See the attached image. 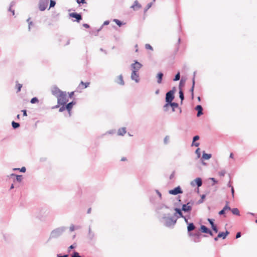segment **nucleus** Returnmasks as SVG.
<instances>
[{
	"instance_id": "9d476101",
	"label": "nucleus",
	"mask_w": 257,
	"mask_h": 257,
	"mask_svg": "<svg viewBox=\"0 0 257 257\" xmlns=\"http://www.w3.org/2000/svg\"><path fill=\"white\" fill-rule=\"evenodd\" d=\"M187 233L188 236L193 235V234L194 232H193L192 231L196 229V226L195 224L193 222H189L187 224Z\"/></svg>"
},
{
	"instance_id": "6e6552de",
	"label": "nucleus",
	"mask_w": 257,
	"mask_h": 257,
	"mask_svg": "<svg viewBox=\"0 0 257 257\" xmlns=\"http://www.w3.org/2000/svg\"><path fill=\"white\" fill-rule=\"evenodd\" d=\"M183 190L180 186H178L173 189L169 190L168 193L171 195H177L183 193Z\"/></svg>"
},
{
	"instance_id": "7ed1b4c3",
	"label": "nucleus",
	"mask_w": 257,
	"mask_h": 257,
	"mask_svg": "<svg viewBox=\"0 0 257 257\" xmlns=\"http://www.w3.org/2000/svg\"><path fill=\"white\" fill-rule=\"evenodd\" d=\"M67 227L65 226H61L56 228L50 232L49 237L46 242V243H48L51 240L53 239H57L60 237L63 233L66 230Z\"/></svg>"
},
{
	"instance_id": "49530a36",
	"label": "nucleus",
	"mask_w": 257,
	"mask_h": 257,
	"mask_svg": "<svg viewBox=\"0 0 257 257\" xmlns=\"http://www.w3.org/2000/svg\"><path fill=\"white\" fill-rule=\"evenodd\" d=\"M76 247H77V244H76V243L75 242L69 246V247L68 248V252H70L71 249H74Z\"/></svg>"
},
{
	"instance_id": "f3484780",
	"label": "nucleus",
	"mask_w": 257,
	"mask_h": 257,
	"mask_svg": "<svg viewBox=\"0 0 257 257\" xmlns=\"http://www.w3.org/2000/svg\"><path fill=\"white\" fill-rule=\"evenodd\" d=\"M114 82L120 85H124V81L123 79V76L122 74L118 76L115 79Z\"/></svg>"
},
{
	"instance_id": "8fccbe9b",
	"label": "nucleus",
	"mask_w": 257,
	"mask_h": 257,
	"mask_svg": "<svg viewBox=\"0 0 257 257\" xmlns=\"http://www.w3.org/2000/svg\"><path fill=\"white\" fill-rule=\"evenodd\" d=\"M195 153L197 155V158H200L201 157L200 149L199 148H197Z\"/></svg>"
},
{
	"instance_id": "4c0bfd02",
	"label": "nucleus",
	"mask_w": 257,
	"mask_h": 257,
	"mask_svg": "<svg viewBox=\"0 0 257 257\" xmlns=\"http://www.w3.org/2000/svg\"><path fill=\"white\" fill-rule=\"evenodd\" d=\"M61 107H60L59 110V112H63L64 111H65V110H66L67 111V107L66 104H61Z\"/></svg>"
},
{
	"instance_id": "7c9ffc66",
	"label": "nucleus",
	"mask_w": 257,
	"mask_h": 257,
	"mask_svg": "<svg viewBox=\"0 0 257 257\" xmlns=\"http://www.w3.org/2000/svg\"><path fill=\"white\" fill-rule=\"evenodd\" d=\"M232 213L233 214V215H237V216H240V212H239V211L238 210V208H231V210H230Z\"/></svg>"
},
{
	"instance_id": "4be33fe9",
	"label": "nucleus",
	"mask_w": 257,
	"mask_h": 257,
	"mask_svg": "<svg viewBox=\"0 0 257 257\" xmlns=\"http://www.w3.org/2000/svg\"><path fill=\"white\" fill-rule=\"evenodd\" d=\"M195 109L197 111L196 115L197 117H199L203 114V107L201 105H196Z\"/></svg>"
},
{
	"instance_id": "2eb2a0df",
	"label": "nucleus",
	"mask_w": 257,
	"mask_h": 257,
	"mask_svg": "<svg viewBox=\"0 0 257 257\" xmlns=\"http://www.w3.org/2000/svg\"><path fill=\"white\" fill-rule=\"evenodd\" d=\"M131 78L132 80L135 81L136 83H138L140 81L139 75L135 70H132Z\"/></svg>"
},
{
	"instance_id": "de8ad7c7",
	"label": "nucleus",
	"mask_w": 257,
	"mask_h": 257,
	"mask_svg": "<svg viewBox=\"0 0 257 257\" xmlns=\"http://www.w3.org/2000/svg\"><path fill=\"white\" fill-rule=\"evenodd\" d=\"M30 102L32 104H35V103H38L39 102V99H38V98L37 97H33L31 99Z\"/></svg>"
},
{
	"instance_id": "a878e982",
	"label": "nucleus",
	"mask_w": 257,
	"mask_h": 257,
	"mask_svg": "<svg viewBox=\"0 0 257 257\" xmlns=\"http://www.w3.org/2000/svg\"><path fill=\"white\" fill-rule=\"evenodd\" d=\"M76 104V101L75 100H72V101H71L68 103H66V105L67 107V111L72 110V109L73 106L74 105H75Z\"/></svg>"
},
{
	"instance_id": "0e129e2a",
	"label": "nucleus",
	"mask_w": 257,
	"mask_h": 257,
	"mask_svg": "<svg viewBox=\"0 0 257 257\" xmlns=\"http://www.w3.org/2000/svg\"><path fill=\"white\" fill-rule=\"evenodd\" d=\"M226 174V171L225 170H222L221 171L219 172V175L220 176L223 177Z\"/></svg>"
},
{
	"instance_id": "f257e3e1",
	"label": "nucleus",
	"mask_w": 257,
	"mask_h": 257,
	"mask_svg": "<svg viewBox=\"0 0 257 257\" xmlns=\"http://www.w3.org/2000/svg\"><path fill=\"white\" fill-rule=\"evenodd\" d=\"M158 220L164 226L172 229L174 227L176 224L177 218L171 215L169 213V215H166L163 217L161 216Z\"/></svg>"
},
{
	"instance_id": "2f4dec72",
	"label": "nucleus",
	"mask_w": 257,
	"mask_h": 257,
	"mask_svg": "<svg viewBox=\"0 0 257 257\" xmlns=\"http://www.w3.org/2000/svg\"><path fill=\"white\" fill-rule=\"evenodd\" d=\"M102 29V26H101L99 29H94L91 31L90 33L95 36H97L98 34L101 30Z\"/></svg>"
},
{
	"instance_id": "f8f14e48",
	"label": "nucleus",
	"mask_w": 257,
	"mask_h": 257,
	"mask_svg": "<svg viewBox=\"0 0 257 257\" xmlns=\"http://www.w3.org/2000/svg\"><path fill=\"white\" fill-rule=\"evenodd\" d=\"M201 236V234L199 231H196L193 234V235L189 236L192 237V240L194 242H199L200 241V238Z\"/></svg>"
},
{
	"instance_id": "f03ea898",
	"label": "nucleus",
	"mask_w": 257,
	"mask_h": 257,
	"mask_svg": "<svg viewBox=\"0 0 257 257\" xmlns=\"http://www.w3.org/2000/svg\"><path fill=\"white\" fill-rule=\"evenodd\" d=\"M170 209V207L164 203H158L155 205V212L157 217L159 219L161 216H164L166 215H169V213H167L166 210Z\"/></svg>"
},
{
	"instance_id": "09e8293b",
	"label": "nucleus",
	"mask_w": 257,
	"mask_h": 257,
	"mask_svg": "<svg viewBox=\"0 0 257 257\" xmlns=\"http://www.w3.org/2000/svg\"><path fill=\"white\" fill-rule=\"evenodd\" d=\"M152 5H153V3L152 2H151L149 4H147L146 7L144 9V12L145 13H146L148 10L151 8L152 6Z\"/></svg>"
},
{
	"instance_id": "473e14b6",
	"label": "nucleus",
	"mask_w": 257,
	"mask_h": 257,
	"mask_svg": "<svg viewBox=\"0 0 257 257\" xmlns=\"http://www.w3.org/2000/svg\"><path fill=\"white\" fill-rule=\"evenodd\" d=\"M179 98L181 99V104H182L183 101L184 99V94L182 89H180L179 91Z\"/></svg>"
},
{
	"instance_id": "9b49d317",
	"label": "nucleus",
	"mask_w": 257,
	"mask_h": 257,
	"mask_svg": "<svg viewBox=\"0 0 257 257\" xmlns=\"http://www.w3.org/2000/svg\"><path fill=\"white\" fill-rule=\"evenodd\" d=\"M192 187H195L197 186L198 188L201 187L202 185V179L200 177H197L195 178L194 180H192L190 183Z\"/></svg>"
},
{
	"instance_id": "e433bc0d",
	"label": "nucleus",
	"mask_w": 257,
	"mask_h": 257,
	"mask_svg": "<svg viewBox=\"0 0 257 257\" xmlns=\"http://www.w3.org/2000/svg\"><path fill=\"white\" fill-rule=\"evenodd\" d=\"M166 103L163 106V110L164 111L167 112L169 110V108L170 106V102L165 101Z\"/></svg>"
},
{
	"instance_id": "a18cd8bd",
	"label": "nucleus",
	"mask_w": 257,
	"mask_h": 257,
	"mask_svg": "<svg viewBox=\"0 0 257 257\" xmlns=\"http://www.w3.org/2000/svg\"><path fill=\"white\" fill-rule=\"evenodd\" d=\"M195 86V80H194V79H193L192 82L191 87L190 89V92L191 93H194Z\"/></svg>"
},
{
	"instance_id": "423d86ee",
	"label": "nucleus",
	"mask_w": 257,
	"mask_h": 257,
	"mask_svg": "<svg viewBox=\"0 0 257 257\" xmlns=\"http://www.w3.org/2000/svg\"><path fill=\"white\" fill-rule=\"evenodd\" d=\"M199 231H200L201 233L208 234L211 236L214 235V233L207 226L203 224L200 225L199 229Z\"/></svg>"
},
{
	"instance_id": "69168bd1",
	"label": "nucleus",
	"mask_w": 257,
	"mask_h": 257,
	"mask_svg": "<svg viewBox=\"0 0 257 257\" xmlns=\"http://www.w3.org/2000/svg\"><path fill=\"white\" fill-rule=\"evenodd\" d=\"M186 204H187L188 205H190L192 208L193 205L194 204V201L193 200H190Z\"/></svg>"
},
{
	"instance_id": "6e6d98bb",
	"label": "nucleus",
	"mask_w": 257,
	"mask_h": 257,
	"mask_svg": "<svg viewBox=\"0 0 257 257\" xmlns=\"http://www.w3.org/2000/svg\"><path fill=\"white\" fill-rule=\"evenodd\" d=\"M155 192L159 197L160 200L162 199V195L161 193L158 189H155Z\"/></svg>"
},
{
	"instance_id": "58836bf2",
	"label": "nucleus",
	"mask_w": 257,
	"mask_h": 257,
	"mask_svg": "<svg viewBox=\"0 0 257 257\" xmlns=\"http://www.w3.org/2000/svg\"><path fill=\"white\" fill-rule=\"evenodd\" d=\"M180 79V72L179 71L175 74V77L173 79V81H177L179 80Z\"/></svg>"
},
{
	"instance_id": "aec40b11",
	"label": "nucleus",
	"mask_w": 257,
	"mask_h": 257,
	"mask_svg": "<svg viewBox=\"0 0 257 257\" xmlns=\"http://www.w3.org/2000/svg\"><path fill=\"white\" fill-rule=\"evenodd\" d=\"M229 234V232L227 230H226L225 232L220 231L218 233V237L222 238L223 239H224Z\"/></svg>"
},
{
	"instance_id": "3c124183",
	"label": "nucleus",
	"mask_w": 257,
	"mask_h": 257,
	"mask_svg": "<svg viewBox=\"0 0 257 257\" xmlns=\"http://www.w3.org/2000/svg\"><path fill=\"white\" fill-rule=\"evenodd\" d=\"M211 228L212 231H213L215 233L218 232V228L216 224L211 226Z\"/></svg>"
},
{
	"instance_id": "393cba45",
	"label": "nucleus",
	"mask_w": 257,
	"mask_h": 257,
	"mask_svg": "<svg viewBox=\"0 0 257 257\" xmlns=\"http://www.w3.org/2000/svg\"><path fill=\"white\" fill-rule=\"evenodd\" d=\"M142 6L140 4L137 0L135 1L134 3V4L131 6V8H132L134 10L136 11L140 8H141Z\"/></svg>"
},
{
	"instance_id": "72a5a7b5",
	"label": "nucleus",
	"mask_w": 257,
	"mask_h": 257,
	"mask_svg": "<svg viewBox=\"0 0 257 257\" xmlns=\"http://www.w3.org/2000/svg\"><path fill=\"white\" fill-rule=\"evenodd\" d=\"M115 130H111L108 131H107L105 133L102 134L99 138H103L105 135H106L107 134L109 135H113L115 133Z\"/></svg>"
},
{
	"instance_id": "4d7b16f0",
	"label": "nucleus",
	"mask_w": 257,
	"mask_h": 257,
	"mask_svg": "<svg viewBox=\"0 0 257 257\" xmlns=\"http://www.w3.org/2000/svg\"><path fill=\"white\" fill-rule=\"evenodd\" d=\"M180 43H181V39L179 38L178 39L177 43L176 46V52H177L179 50V45H180Z\"/></svg>"
},
{
	"instance_id": "f704fd0d",
	"label": "nucleus",
	"mask_w": 257,
	"mask_h": 257,
	"mask_svg": "<svg viewBox=\"0 0 257 257\" xmlns=\"http://www.w3.org/2000/svg\"><path fill=\"white\" fill-rule=\"evenodd\" d=\"M206 198V194H202L201 195L200 199L196 202L197 204L202 203Z\"/></svg>"
},
{
	"instance_id": "412c9836",
	"label": "nucleus",
	"mask_w": 257,
	"mask_h": 257,
	"mask_svg": "<svg viewBox=\"0 0 257 257\" xmlns=\"http://www.w3.org/2000/svg\"><path fill=\"white\" fill-rule=\"evenodd\" d=\"M200 139V137L198 135L195 136L193 137L192 139V142L191 144V146L198 147L200 145L199 143L195 142V141L199 140Z\"/></svg>"
},
{
	"instance_id": "cd10ccee",
	"label": "nucleus",
	"mask_w": 257,
	"mask_h": 257,
	"mask_svg": "<svg viewBox=\"0 0 257 257\" xmlns=\"http://www.w3.org/2000/svg\"><path fill=\"white\" fill-rule=\"evenodd\" d=\"M94 233L91 231V226H89L88 228V237L90 240H92L94 237Z\"/></svg>"
},
{
	"instance_id": "052dcab7",
	"label": "nucleus",
	"mask_w": 257,
	"mask_h": 257,
	"mask_svg": "<svg viewBox=\"0 0 257 257\" xmlns=\"http://www.w3.org/2000/svg\"><path fill=\"white\" fill-rule=\"evenodd\" d=\"M61 102H60V100H59L58 102L57 101V104L55 105V106H53L52 107V109H55V108H59L61 104Z\"/></svg>"
},
{
	"instance_id": "0eeeda50",
	"label": "nucleus",
	"mask_w": 257,
	"mask_h": 257,
	"mask_svg": "<svg viewBox=\"0 0 257 257\" xmlns=\"http://www.w3.org/2000/svg\"><path fill=\"white\" fill-rule=\"evenodd\" d=\"M134 63L131 65L132 70L138 71L143 67V65L140 63L137 60L134 61Z\"/></svg>"
},
{
	"instance_id": "4468645a",
	"label": "nucleus",
	"mask_w": 257,
	"mask_h": 257,
	"mask_svg": "<svg viewBox=\"0 0 257 257\" xmlns=\"http://www.w3.org/2000/svg\"><path fill=\"white\" fill-rule=\"evenodd\" d=\"M174 210L175 211V213L173 215V216L176 217V218H177V219L179 218H182L184 217V215L182 213L183 210L181 208L175 207L174 208Z\"/></svg>"
},
{
	"instance_id": "ea45409f",
	"label": "nucleus",
	"mask_w": 257,
	"mask_h": 257,
	"mask_svg": "<svg viewBox=\"0 0 257 257\" xmlns=\"http://www.w3.org/2000/svg\"><path fill=\"white\" fill-rule=\"evenodd\" d=\"M14 171H19L22 173H25L26 171V168L25 167H22L21 168H15L13 169Z\"/></svg>"
},
{
	"instance_id": "bf43d9fd",
	"label": "nucleus",
	"mask_w": 257,
	"mask_h": 257,
	"mask_svg": "<svg viewBox=\"0 0 257 257\" xmlns=\"http://www.w3.org/2000/svg\"><path fill=\"white\" fill-rule=\"evenodd\" d=\"M169 137L168 136H166L165 137V138L164 139V143L166 145L168 144V142H169Z\"/></svg>"
},
{
	"instance_id": "c03bdc74",
	"label": "nucleus",
	"mask_w": 257,
	"mask_h": 257,
	"mask_svg": "<svg viewBox=\"0 0 257 257\" xmlns=\"http://www.w3.org/2000/svg\"><path fill=\"white\" fill-rule=\"evenodd\" d=\"M89 84H90V82H84L83 81H81L79 86L80 87L81 85H83L84 86V88H86L89 86Z\"/></svg>"
},
{
	"instance_id": "5701e85b",
	"label": "nucleus",
	"mask_w": 257,
	"mask_h": 257,
	"mask_svg": "<svg viewBox=\"0 0 257 257\" xmlns=\"http://www.w3.org/2000/svg\"><path fill=\"white\" fill-rule=\"evenodd\" d=\"M164 76V74L162 72H159L157 73L156 75V78L157 79V83L158 84H161L163 80V78Z\"/></svg>"
},
{
	"instance_id": "a211bd4d",
	"label": "nucleus",
	"mask_w": 257,
	"mask_h": 257,
	"mask_svg": "<svg viewBox=\"0 0 257 257\" xmlns=\"http://www.w3.org/2000/svg\"><path fill=\"white\" fill-rule=\"evenodd\" d=\"M181 209L184 212L189 213L192 209V207L186 203L182 204Z\"/></svg>"
},
{
	"instance_id": "79ce46f5",
	"label": "nucleus",
	"mask_w": 257,
	"mask_h": 257,
	"mask_svg": "<svg viewBox=\"0 0 257 257\" xmlns=\"http://www.w3.org/2000/svg\"><path fill=\"white\" fill-rule=\"evenodd\" d=\"M186 80L182 78L180 81L179 85V89H181V87L184 86Z\"/></svg>"
},
{
	"instance_id": "6ab92c4d",
	"label": "nucleus",
	"mask_w": 257,
	"mask_h": 257,
	"mask_svg": "<svg viewBox=\"0 0 257 257\" xmlns=\"http://www.w3.org/2000/svg\"><path fill=\"white\" fill-rule=\"evenodd\" d=\"M61 92H63V91L61 90L58 87L56 86H54L52 89V93L53 95L56 96L61 93Z\"/></svg>"
},
{
	"instance_id": "e2e57ef3",
	"label": "nucleus",
	"mask_w": 257,
	"mask_h": 257,
	"mask_svg": "<svg viewBox=\"0 0 257 257\" xmlns=\"http://www.w3.org/2000/svg\"><path fill=\"white\" fill-rule=\"evenodd\" d=\"M209 179L212 181L213 185H215L218 183V181L214 178L211 177Z\"/></svg>"
},
{
	"instance_id": "c85d7f7f",
	"label": "nucleus",
	"mask_w": 257,
	"mask_h": 257,
	"mask_svg": "<svg viewBox=\"0 0 257 257\" xmlns=\"http://www.w3.org/2000/svg\"><path fill=\"white\" fill-rule=\"evenodd\" d=\"M170 107L172 108V111L174 112L175 109L179 107V104L177 102L172 101L170 102Z\"/></svg>"
},
{
	"instance_id": "39448f33",
	"label": "nucleus",
	"mask_w": 257,
	"mask_h": 257,
	"mask_svg": "<svg viewBox=\"0 0 257 257\" xmlns=\"http://www.w3.org/2000/svg\"><path fill=\"white\" fill-rule=\"evenodd\" d=\"M69 18H74L75 20H73V22H76L79 23L82 20V16L81 13H77L76 12L70 13L69 14Z\"/></svg>"
},
{
	"instance_id": "b1692460",
	"label": "nucleus",
	"mask_w": 257,
	"mask_h": 257,
	"mask_svg": "<svg viewBox=\"0 0 257 257\" xmlns=\"http://www.w3.org/2000/svg\"><path fill=\"white\" fill-rule=\"evenodd\" d=\"M212 157V154L206 153L204 151L202 152V156L201 160H208Z\"/></svg>"
},
{
	"instance_id": "864d4df0",
	"label": "nucleus",
	"mask_w": 257,
	"mask_h": 257,
	"mask_svg": "<svg viewBox=\"0 0 257 257\" xmlns=\"http://www.w3.org/2000/svg\"><path fill=\"white\" fill-rule=\"evenodd\" d=\"M71 257H81L79 252L74 251L71 255Z\"/></svg>"
},
{
	"instance_id": "20e7f679",
	"label": "nucleus",
	"mask_w": 257,
	"mask_h": 257,
	"mask_svg": "<svg viewBox=\"0 0 257 257\" xmlns=\"http://www.w3.org/2000/svg\"><path fill=\"white\" fill-rule=\"evenodd\" d=\"M57 101L60 100L62 104H66L68 102V99L67 98L66 92L65 91L61 92V93L57 96Z\"/></svg>"
},
{
	"instance_id": "c9c22d12",
	"label": "nucleus",
	"mask_w": 257,
	"mask_h": 257,
	"mask_svg": "<svg viewBox=\"0 0 257 257\" xmlns=\"http://www.w3.org/2000/svg\"><path fill=\"white\" fill-rule=\"evenodd\" d=\"M12 125L13 129L16 130L19 128L20 126V124L19 122H15V121H12Z\"/></svg>"
},
{
	"instance_id": "a19ab883",
	"label": "nucleus",
	"mask_w": 257,
	"mask_h": 257,
	"mask_svg": "<svg viewBox=\"0 0 257 257\" xmlns=\"http://www.w3.org/2000/svg\"><path fill=\"white\" fill-rule=\"evenodd\" d=\"M17 84L16 85V88L17 89V92H19L21 91L23 85L20 83H18V81L16 82Z\"/></svg>"
},
{
	"instance_id": "680f3d73",
	"label": "nucleus",
	"mask_w": 257,
	"mask_h": 257,
	"mask_svg": "<svg viewBox=\"0 0 257 257\" xmlns=\"http://www.w3.org/2000/svg\"><path fill=\"white\" fill-rule=\"evenodd\" d=\"M59 16V13H57L56 12H53L52 13V17L53 18H56L57 17H58Z\"/></svg>"
},
{
	"instance_id": "c756f323",
	"label": "nucleus",
	"mask_w": 257,
	"mask_h": 257,
	"mask_svg": "<svg viewBox=\"0 0 257 257\" xmlns=\"http://www.w3.org/2000/svg\"><path fill=\"white\" fill-rule=\"evenodd\" d=\"M113 21L115 22V23L119 27H121L122 26L124 25L125 23L123 22L122 21H121L120 20L116 19H114L113 20Z\"/></svg>"
},
{
	"instance_id": "13d9d810",
	"label": "nucleus",
	"mask_w": 257,
	"mask_h": 257,
	"mask_svg": "<svg viewBox=\"0 0 257 257\" xmlns=\"http://www.w3.org/2000/svg\"><path fill=\"white\" fill-rule=\"evenodd\" d=\"M145 48L146 49H148V50H152V51L153 50V47L151 45H150L149 44H147L145 45Z\"/></svg>"
},
{
	"instance_id": "774afa93",
	"label": "nucleus",
	"mask_w": 257,
	"mask_h": 257,
	"mask_svg": "<svg viewBox=\"0 0 257 257\" xmlns=\"http://www.w3.org/2000/svg\"><path fill=\"white\" fill-rule=\"evenodd\" d=\"M69 255L67 254H64L62 255L61 253H58L57 254V257H68Z\"/></svg>"
},
{
	"instance_id": "603ef678",
	"label": "nucleus",
	"mask_w": 257,
	"mask_h": 257,
	"mask_svg": "<svg viewBox=\"0 0 257 257\" xmlns=\"http://www.w3.org/2000/svg\"><path fill=\"white\" fill-rule=\"evenodd\" d=\"M184 219L185 223L187 224L190 222L188 221V219L190 218V215H184V217H182Z\"/></svg>"
},
{
	"instance_id": "ddd939ff",
	"label": "nucleus",
	"mask_w": 257,
	"mask_h": 257,
	"mask_svg": "<svg viewBox=\"0 0 257 257\" xmlns=\"http://www.w3.org/2000/svg\"><path fill=\"white\" fill-rule=\"evenodd\" d=\"M228 204L229 202L226 201L225 206L218 212V214L219 215H223L225 217V211L231 210V207L229 206Z\"/></svg>"
},
{
	"instance_id": "dca6fc26",
	"label": "nucleus",
	"mask_w": 257,
	"mask_h": 257,
	"mask_svg": "<svg viewBox=\"0 0 257 257\" xmlns=\"http://www.w3.org/2000/svg\"><path fill=\"white\" fill-rule=\"evenodd\" d=\"M174 98L175 95L170 93V92L168 91L166 93L165 101L171 102L174 99Z\"/></svg>"
},
{
	"instance_id": "1a4fd4ad",
	"label": "nucleus",
	"mask_w": 257,
	"mask_h": 257,
	"mask_svg": "<svg viewBox=\"0 0 257 257\" xmlns=\"http://www.w3.org/2000/svg\"><path fill=\"white\" fill-rule=\"evenodd\" d=\"M49 0H39V9L41 11H44L48 5Z\"/></svg>"
},
{
	"instance_id": "37998d69",
	"label": "nucleus",
	"mask_w": 257,
	"mask_h": 257,
	"mask_svg": "<svg viewBox=\"0 0 257 257\" xmlns=\"http://www.w3.org/2000/svg\"><path fill=\"white\" fill-rule=\"evenodd\" d=\"M16 177V181H17V182L20 183L22 182L23 179V175H16V176L15 177Z\"/></svg>"
},
{
	"instance_id": "5fc2aeb1",
	"label": "nucleus",
	"mask_w": 257,
	"mask_h": 257,
	"mask_svg": "<svg viewBox=\"0 0 257 257\" xmlns=\"http://www.w3.org/2000/svg\"><path fill=\"white\" fill-rule=\"evenodd\" d=\"M207 221H208V222L209 223V224H210L211 226L215 225V223H214V219H212V218H208L207 219Z\"/></svg>"
},
{
	"instance_id": "338daca9",
	"label": "nucleus",
	"mask_w": 257,
	"mask_h": 257,
	"mask_svg": "<svg viewBox=\"0 0 257 257\" xmlns=\"http://www.w3.org/2000/svg\"><path fill=\"white\" fill-rule=\"evenodd\" d=\"M155 198L154 196H151L150 197V202L153 204H155Z\"/></svg>"
},
{
	"instance_id": "bb28decb",
	"label": "nucleus",
	"mask_w": 257,
	"mask_h": 257,
	"mask_svg": "<svg viewBox=\"0 0 257 257\" xmlns=\"http://www.w3.org/2000/svg\"><path fill=\"white\" fill-rule=\"evenodd\" d=\"M126 133V128L124 127L120 128L117 131V135L123 136Z\"/></svg>"
}]
</instances>
